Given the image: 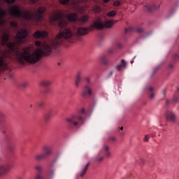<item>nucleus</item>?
Segmentation results:
<instances>
[{
	"label": "nucleus",
	"mask_w": 179,
	"mask_h": 179,
	"mask_svg": "<svg viewBox=\"0 0 179 179\" xmlns=\"http://www.w3.org/2000/svg\"><path fill=\"white\" fill-rule=\"evenodd\" d=\"M79 24H85L89 22L90 17L89 15H83L79 18L78 13H64L62 10H56L55 14L50 17V21L54 24H57L59 28V34L51 40L49 43H42L40 41L35 42V45L38 47L37 50H34V45L29 44L23 48V51L19 50V47L13 42H8L10 39V35L8 33L3 34L1 36V45L7 47L8 53L5 56L6 58L16 61L20 65H34L38 61H41L43 57L51 55L53 50H57L59 45L65 43H73L75 35L72 30L68 27V21Z\"/></svg>",
	"instance_id": "nucleus-1"
},
{
	"label": "nucleus",
	"mask_w": 179,
	"mask_h": 179,
	"mask_svg": "<svg viewBox=\"0 0 179 179\" xmlns=\"http://www.w3.org/2000/svg\"><path fill=\"white\" fill-rule=\"evenodd\" d=\"M45 10H47L45 6H41L36 10L35 15L31 16L29 13L26 12L23 15L20 6L15 4L11 6L8 10V13L11 15L14 19H17V20H33L34 22H36V23H40V22L44 21Z\"/></svg>",
	"instance_id": "nucleus-2"
},
{
	"label": "nucleus",
	"mask_w": 179,
	"mask_h": 179,
	"mask_svg": "<svg viewBox=\"0 0 179 179\" xmlns=\"http://www.w3.org/2000/svg\"><path fill=\"white\" fill-rule=\"evenodd\" d=\"M59 2L61 5H66L69 8H73L78 13L82 14L85 11V8L79 5L80 2H85V0H59Z\"/></svg>",
	"instance_id": "nucleus-3"
},
{
	"label": "nucleus",
	"mask_w": 179,
	"mask_h": 179,
	"mask_svg": "<svg viewBox=\"0 0 179 179\" xmlns=\"http://www.w3.org/2000/svg\"><path fill=\"white\" fill-rule=\"evenodd\" d=\"M114 23L111 20H108L103 24L101 18L99 17L97 20L92 24V27L96 29L97 30H103V29H111Z\"/></svg>",
	"instance_id": "nucleus-4"
},
{
	"label": "nucleus",
	"mask_w": 179,
	"mask_h": 179,
	"mask_svg": "<svg viewBox=\"0 0 179 179\" xmlns=\"http://www.w3.org/2000/svg\"><path fill=\"white\" fill-rule=\"evenodd\" d=\"M147 13H154L160 9V0L152 1L151 3H147L143 8Z\"/></svg>",
	"instance_id": "nucleus-5"
},
{
	"label": "nucleus",
	"mask_w": 179,
	"mask_h": 179,
	"mask_svg": "<svg viewBox=\"0 0 179 179\" xmlns=\"http://www.w3.org/2000/svg\"><path fill=\"white\" fill-rule=\"evenodd\" d=\"M27 37H29V31L26 29H21L16 34L18 44H26V43H29Z\"/></svg>",
	"instance_id": "nucleus-6"
},
{
	"label": "nucleus",
	"mask_w": 179,
	"mask_h": 179,
	"mask_svg": "<svg viewBox=\"0 0 179 179\" xmlns=\"http://www.w3.org/2000/svg\"><path fill=\"white\" fill-rule=\"evenodd\" d=\"M78 121H79L80 122H83L84 121L83 117L73 115L69 118H67L66 122H67L68 128L69 129H72L73 128H75V127H77V125L79 124V122H78Z\"/></svg>",
	"instance_id": "nucleus-7"
},
{
	"label": "nucleus",
	"mask_w": 179,
	"mask_h": 179,
	"mask_svg": "<svg viewBox=\"0 0 179 179\" xmlns=\"http://www.w3.org/2000/svg\"><path fill=\"white\" fill-rule=\"evenodd\" d=\"M115 51L116 50L114 48H109L107 50L106 55H103L102 56H101L100 57L101 62L106 66H108V65H110V62L108 60V57L113 55V54H115Z\"/></svg>",
	"instance_id": "nucleus-8"
},
{
	"label": "nucleus",
	"mask_w": 179,
	"mask_h": 179,
	"mask_svg": "<svg viewBox=\"0 0 179 179\" xmlns=\"http://www.w3.org/2000/svg\"><path fill=\"white\" fill-rule=\"evenodd\" d=\"M9 134H10V127L8 124H3L0 128V134L1 136L5 138L6 141H9L10 137L9 136Z\"/></svg>",
	"instance_id": "nucleus-9"
},
{
	"label": "nucleus",
	"mask_w": 179,
	"mask_h": 179,
	"mask_svg": "<svg viewBox=\"0 0 179 179\" xmlns=\"http://www.w3.org/2000/svg\"><path fill=\"white\" fill-rule=\"evenodd\" d=\"M75 34H78V36H86V34H89V31H92L93 29L92 27L87 28V27H79V28H75Z\"/></svg>",
	"instance_id": "nucleus-10"
},
{
	"label": "nucleus",
	"mask_w": 179,
	"mask_h": 179,
	"mask_svg": "<svg viewBox=\"0 0 179 179\" xmlns=\"http://www.w3.org/2000/svg\"><path fill=\"white\" fill-rule=\"evenodd\" d=\"M12 169V165L8 163L6 164L0 165V177L2 176H6Z\"/></svg>",
	"instance_id": "nucleus-11"
},
{
	"label": "nucleus",
	"mask_w": 179,
	"mask_h": 179,
	"mask_svg": "<svg viewBox=\"0 0 179 179\" xmlns=\"http://www.w3.org/2000/svg\"><path fill=\"white\" fill-rule=\"evenodd\" d=\"M51 83L50 80H43L41 83V86L45 88L43 91L44 94H50V93H51V89H50Z\"/></svg>",
	"instance_id": "nucleus-12"
},
{
	"label": "nucleus",
	"mask_w": 179,
	"mask_h": 179,
	"mask_svg": "<svg viewBox=\"0 0 179 179\" xmlns=\"http://www.w3.org/2000/svg\"><path fill=\"white\" fill-rule=\"evenodd\" d=\"M34 38H37L38 40L40 38H47V37H48V32H47L46 31H36L34 34Z\"/></svg>",
	"instance_id": "nucleus-13"
},
{
	"label": "nucleus",
	"mask_w": 179,
	"mask_h": 179,
	"mask_svg": "<svg viewBox=\"0 0 179 179\" xmlns=\"http://www.w3.org/2000/svg\"><path fill=\"white\" fill-rule=\"evenodd\" d=\"M165 117L166 119V121H169V122H176V114L174 112L168 110L165 113Z\"/></svg>",
	"instance_id": "nucleus-14"
},
{
	"label": "nucleus",
	"mask_w": 179,
	"mask_h": 179,
	"mask_svg": "<svg viewBox=\"0 0 179 179\" xmlns=\"http://www.w3.org/2000/svg\"><path fill=\"white\" fill-rule=\"evenodd\" d=\"M92 88H90V86H89V84L84 85L83 91L81 94V96L83 97H87V96H92Z\"/></svg>",
	"instance_id": "nucleus-15"
},
{
	"label": "nucleus",
	"mask_w": 179,
	"mask_h": 179,
	"mask_svg": "<svg viewBox=\"0 0 179 179\" xmlns=\"http://www.w3.org/2000/svg\"><path fill=\"white\" fill-rule=\"evenodd\" d=\"M8 15V13L6 12V10L3 8H0V26L1 24H3L6 22V20L5 17H6V15Z\"/></svg>",
	"instance_id": "nucleus-16"
},
{
	"label": "nucleus",
	"mask_w": 179,
	"mask_h": 179,
	"mask_svg": "<svg viewBox=\"0 0 179 179\" xmlns=\"http://www.w3.org/2000/svg\"><path fill=\"white\" fill-rule=\"evenodd\" d=\"M127 68H128V64L125 59H122L121 64L116 66V70L117 72H121L122 69H127Z\"/></svg>",
	"instance_id": "nucleus-17"
},
{
	"label": "nucleus",
	"mask_w": 179,
	"mask_h": 179,
	"mask_svg": "<svg viewBox=\"0 0 179 179\" xmlns=\"http://www.w3.org/2000/svg\"><path fill=\"white\" fill-rule=\"evenodd\" d=\"M90 166V162H87L81 171L80 172L79 175L78 177H81L83 178L85 177V175L86 173H87V170L89 169V166Z\"/></svg>",
	"instance_id": "nucleus-18"
},
{
	"label": "nucleus",
	"mask_w": 179,
	"mask_h": 179,
	"mask_svg": "<svg viewBox=\"0 0 179 179\" xmlns=\"http://www.w3.org/2000/svg\"><path fill=\"white\" fill-rule=\"evenodd\" d=\"M43 155L46 157H48V156H51V155H52V150L50 146H47V145L44 146L43 148Z\"/></svg>",
	"instance_id": "nucleus-19"
},
{
	"label": "nucleus",
	"mask_w": 179,
	"mask_h": 179,
	"mask_svg": "<svg viewBox=\"0 0 179 179\" xmlns=\"http://www.w3.org/2000/svg\"><path fill=\"white\" fill-rule=\"evenodd\" d=\"M81 83H82V76L80 75V73H78L77 74V76L76 77V80H75L76 87H79V85Z\"/></svg>",
	"instance_id": "nucleus-20"
},
{
	"label": "nucleus",
	"mask_w": 179,
	"mask_h": 179,
	"mask_svg": "<svg viewBox=\"0 0 179 179\" xmlns=\"http://www.w3.org/2000/svg\"><path fill=\"white\" fill-rule=\"evenodd\" d=\"M44 159H47V157L44 155L43 153L38 154L35 156V160L36 162H41V160H44Z\"/></svg>",
	"instance_id": "nucleus-21"
},
{
	"label": "nucleus",
	"mask_w": 179,
	"mask_h": 179,
	"mask_svg": "<svg viewBox=\"0 0 179 179\" xmlns=\"http://www.w3.org/2000/svg\"><path fill=\"white\" fill-rule=\"evenodd\" d=\"M103 11V8L101 6L95 5L93 7V12L94 13H101Z\"/></svg>",
	"instance_id": "nucleus-22"
},
{
	"label": "nucleus",
	"mask_w": 179,
	"mask_h": 179,
	"mask_svg": "<svg viewBox=\"0 0 179 179\" xmlns=\"http://www.w3.org/2000/svg\"><path fill=\"white\" fill-rule=\"evenodd\" d=\"M51 120V112L46 113L44 116V122L45 124H48Z\"/></svg>",
	"instance_id": "nucleus-23"
},
{
	"label": "nucleus",
	"mask_w": 179,
	"mask_h": 179,
	"mask_svg": "<svg viewBox=\"0 0 179 179\" xmlns=\"http://www.w3.org/2000/svg\"><path fill=\"white\" fill-rule=\"evenodd\" d=\"M5 120H6V115L0 110V126L3 125V122H5Z\"/></svg>",
	"instance_id": "nucleus-24"
},
{
	"label": "nucleus",
	"mask_w": 179,
	"mask_h": 179,
	"mask_svg": "<svg viewBox=\"0 0 179 179\" xmlns=\"http://www.w3.org/2000/svg\"><path fill=\"white\" fill-rule=\"evenodd\" d=\"M54 174H55V169H54V168H50L48 172L49 178H53Z\"/></svg>",
	"instance_id": "nucleus-25"
},
{
	"label": "nucleus",
	"mask_w": 179,
	"mask_h": 179,
	"mask_svg": "<svg viewBox=\"0 0 179 179\" xmlns=\"http://www.w3.org/2000/svg\"><path fill=\"white\" fill-rule=\"evenodd\" d=\"M162 68V64H158L153 70L152 73L151 74V78L155 76V74L159 71V69Z\"/></svg>",
	"instance_id": "nucleus-26"
},
{
	"label": "nucleus",
	"mask_w": 179,
	"mask_h": 179,
	"mask_svg": "<svg viewBox=\"0 0 179 179\" xmlns=\"http://www.w3.org/2000/svg\"><path fill=\"white\" fill-rule=\"evenodd\" d=\"M179 100V87L176 90L175 95L173 96V101L176 103V101H178Z\"/></svg>",
	"instance_id": "nucleus-27"
},
{
	"label": "nucleus",
	"mask_w": 179,
	"mask_h": 179,
	"mask_svg": "<svg viewBox=\"0 0 179 179\" xmlns=\"http://www.w3.org/2000/svg\"><path fill=\"white\" fill-rule=\"evenodd\" d=\"M27 86H29V84L27 82H22L19 84L20 89H26Z\"/></svg>",
	"instance_id": "nucleus-28"
},
{
	"label": "nucleus",
	"mask_w": 179,
	"mask_h": 179,
	"mask_svg": "<svg viewBox=\"0 0 179 179\" xmlns=\"http://www.w3.org/2000/svg\"><path fill=\"white\" fill-rule=\"evenodd\" d=\"M106 15L109 17H114V16L117 15V13L115 12V10H111L109 13H108Z\"/></svg>",
	"instance_id": "nucleus-29"
},
{
	"label": "nucleus",
	"mask_w": 179,
	"mask_h": 179,
	"mask_svg": "<svg viewBox=\"0 0 179 179\" xmlns=\"http://www.w3.org/2000/svg\"><path fill=\"white\" fill-rule=\"evenodd\" d=\"M8 152H9L10 155H13V150H15V148L12 145H8L7 148Z\"/></svg>",
	"instance_id": "nucleus-30"
},
{
	"label": "nucleus",
	"mask_w": 179,
	"mask_h": 179,
	"mask_svg": "<svg viewBox=\"0 0 179 179\" xmlns=\"http://www.w3.org/2000/svg\"><path fill=\"white\" fill-rule=\"evenodd\" d=\"M10 27H13L14 29H17L19 27V24L16 22H10Z\"/></svg>",
	"instance_id": "nucleus-31"
},
{
	"label": "nucleus",
	"mask_w": 179,
	"mask_h": 179,
	"mask_svg": "<svg viewBox=\"0 0 179 179\" xmlns=\"http://www.w3.org/2000/svg\"><path fill=\"white\" fill-rule=\"evenodd\" d=\"M173 61H179V51L173 56Z\"/></svg>",
	"instance_id": "nucleus-32"
},
{
	"label": "nucleus",
	"mask_w": 179,
	"mask_h": 179,
	"mask_svg": "<svg viewBox=\"0 0 179 179\" xmlns=\"http://www.w3.org/2000/svg\"><path fill=\"white\" fill-rule=\"evenodd\" d=\"M35 106H37L39 108L44 107V102H35Z\"/></svg>",
	"instance_id": "nucleus-33"
},
{
	"label": "nucleus",
	"mask_w": 179,
	"mask_h": 179,
	"mask_svg": "<svg viewBox=\"0 0 179 179\" xmlns=\"http://www.w3.org/2000/svg\"><path fill=\"white\" fill-rule=\"evenodd\" d=\"M55 163H57V159H55L52 161V162L50 164V169H54V166H55Z\"/></svg>",
	"instance_id": "nucleus-34"
},
{
	"label": "nucleus",
	"mask_w": 179,
	"mask_h": 179,
	"mask_svg": "<svg viewBox=\"0 0 179 179\" xmlns=\"http://www.w3.org/2000/svg\"><path fill=\"white\" fill-rule=\"evenodd\" d=\"M34 179H44L41 176V173H38Z\"/></svg>",
	"instance_id": "nucleus-35"
},
{
	"label": "nucleus",
	"mask_w": 179,
	"mask_h": 179,
	"mask_svg": "<svg viewBox=\"0 0 179 179\" xmlns=\"http://www.w3.org/2000/svg\"><path fill=\"white\" fill-rule=\"evenodd\" d=\"M104 158L103 157H96V159H95V160H96V162H98V163H100V162H103V159Z\"/></svg>",
	"instance_id": "nucleus-36"
},
{
	"label": "nucleus",
	"mask_w": 179,
	"mask_h": 179,
	"mask_svg": "<svg viewBox=\"0 0 179 179\" xmlns=\"http://www.w3.org/2000/svg\"><path fill=\"white\" fill-rule=\"evenodd\" d=\"M5 2L6 3H15V2H16V0H5Z\"/></svg>",
	"instance_id": "nucleus-37"
},
{
	"label": "nucleus",
	"mask_w": 179,
	"mask_h": 179,
	"mask_svg": "<svg viewBox=\"0 0 179 179\" xmlns=\"http://www.w3.org/2000/svg\"><path fill=\"white\" fill-rule=\"evenodd\" d=\"M120 5H121V2L119 1H116L113 3V6H120Z\"/></svg>",
	"instance_id": "nucleus-38"
},
{
	"label": "nucleus",
	"mask_w": 179,
	"mask_h": 179,
	"mask_svg": "<svg viewBox=\"0 0 179 179\" xmlns=\"http://www.w3.org/2000/svg\"><path fill=\"white\" fill-rule=\"evenodd\" d=\"M132 30H134V29H132L131 27H129V28H127L125 29V33H131V31H132Z\"/></svg>",
	"instance_id": "nucleus-39"
},
{
	"label": "nucleus",
	"mask_w": 179,
	"mask_h": 179,
	"mask_svg": "<svg viewBox=\"0 0 179 179\" xmlns=\"http://www.w3.org/2000/svg\"><path fill=\"white\" fill-rule=\"evenodd\" d=\"M137 33H138L139 34H141V33H143L144 29L143 28H138L136 30Z\"/></svg>",
	"instance_id": "nucleus-40"
},
{
	"label": "nucleus",
	"mask_w": 179,
	"mask_h": 179,
	"mask_svg": "<svg viewBox=\"0 0 179 179\" xmlns=\"http://www.w3.org/2000/svg\"><path fill=\"white\" fill-rule=\"evenodd\" d=\"M104 153L106 157H110V156H111V152H110V151H105Z\"/></svg>",
	"instance_id": "nucleus-41"
},
{
	"label": "nucleus",
	"mask_w": 179,
	"mask_h": 179,
	"mask_svg": "<svg viewBox=\"0 0 179 179\" xmlns=\"http://www.w3.org/2000/svg\"><path fill=\"white\" fill-rule=\"evenodd\" d=\"M85 80L87 82V85H90V78L86 77L85 78Z\"/></svg>",
	"instance_id": "nucleus-42"
},
{
	"label": "nucleus",
	"mask_w": 179,
	"mask_h": 179,
	"mask_svg": "<svg viewBox=\"0 0 179 179\" xmlns=\"http://www.w3.org/2000/svg\"><path fill=\"white\" fill-rule=\"evenodd\" d=\"M35 170H37L38 171H39V173H41V166H36L35 167Z\"/></svg>",
	"instance_id": "nucleus-43"
},
{
	"label": "nucleus",
	"mask_w": 179,
	"mask_h": 179,
	"mask_svg": "<svg viewBox=\"0 0 179 179\" xmlns=\"http://www.w3.org/2000/svg\"><path fill=\"white\" fill-rule=\"evenodd\" d=\"M29 2L31 3H37L38 2H40V0H29Z\"/></svg>",
	"instance_id": "nucleus-44"
},
{
	"label": "nucleus",
	"mask_w": 179,
	"mask_h": 179,
	"mask_svg": "<svg viewBox=\"0 0 179 179\" xmlns=\"http://www.w3.org/2000/svg\"><path fill=\"white\" fill-rule=\"evenodd\" d=\"M144 142H149V136L148 135L145 136Z\"/></svg>",
	"instance_id": "nucleus-45"
},
{
	"label": "nucleus",
	"mask_w": 179,
	"mask_h": 179,
	"mask_svg": "<svg viewBox=\"0 0 179 179\" xmlns=\"http://www.w3.org/2000/svg\"><path fill=\"white\" fill-rule=\"evenodd\" d=\"M168 68H169V69H173L174 66H173V64H170L169 65Z\"/></svg>",
	"instance_id": "nucleus-46"
},
{
	"label": "nucleus",
	"mask_w": 179,
	"mask_h": 179,
	"mask_svg": "<svg viewBox=\"0 0 179 179\" xmlns=\"http://www.w3.org/2000/svg\"><path fill=\"white\" fill-rule=\"evenodd\" d=\"M109 150H110V147H108V146H105V148H104L105 152H108Z\"/></svg>",
	"instance_id": "nucleus-47"
},
{
	"label": "nucleus",
	"mask_w": 179,
	"mask_h": 179,
	"mask_svg": "<svg viewBox=\"0 0 179 179\" xmlns=\"http://www.w3.org/2000/svg\"><path fill=\"white\" fill-rule=\"evenodd\" d=\"M117 48H122V44H121V43H117Z\"/></svg>",
	"instance_id": "nucleus-48"
},
{
	"label": "nucleus",
	"mask_w": 179,
	"mask_h": 179,
	"mask_svg": "<svg viewBox=\"0 0 179 179\" xmlns=\"http://www.w3.org/2000/svg\"><path fill=\"white\" fill-rule=\"evenodd\" d=\"M110 140L112 141V142H115L116 138H115V137H110Z\"/></svg>",
	"instance_id": "nucleus-49"
},
{
	"label": "nucleus",
	"mask_w": 179,
	"mask_h": 179,
	"mask_svg": "<svg viewBox=\"0 0 179 179\" xmlns=\"http://www.w3.org/2000/svg\"><path fill=\"white\" fill-rule=\"evenodd\" d=\"M153 97H155V94L151 93V94H150V99H153Z\"/></svg>",
	"instance_id": "nucleus-50"
},
{
	"label": "nucleus",
	"mask_w": 179,
	"mask_h": 179,
	"mask_svg": "<svg viewBox=\"0 0 179 179\" xmlns=\"http://www.w3.org/2000/svg\"><path fill=\"white\" fill-rule=\"evenodd\" d=\"M103 3H108L110 2V0H103Z\"/></svg>",
	"instance_id": "nucleus-51"
},
{
	"label": "nucleus",
	"mask_w": 179,
	"mask_h": 179,
	"mask_svg": "<svg viewBox=\"0 0 179 179\" xmlns=\"http://www.w3.org/2000/svg\"><path fill=\"white\" fill-rule=\"evenodd\" d=\"M149 92H153V87H150L148 88Z\"/></svg>",
	"instance_id": "nucleus-52"
},
{
	"label": "nucleus",
	"mask_w": 179,
	"mask_h": 179,
	"mask_svg": "<svg viewBox=\"0 0 179 179\" xmlns=\"http://www.w3.org/2000/svg\"><path fill=\"white\" fill-rule=\"evenodd\" d=\"M113 71H110V72L109 73L108 77L110 78V76H113Z\"/></svg>",
	"instance_id": "nucleus-53"
},
{
	"label": "nucleus",
	"mask_w": 179,
	"mask_h": 179,
	"mask_svg": "<svg viewBox=\"0 0 179 179\" xmlns=\"http://www.w3.org/2000/svg\"><path fill=\"white\" fill-rule=\"evenodd\" d=\"M81 113H82L83 114H85V108H83V109L81 110Z\"/></svg>",
	"instance_id": "nucleus-54"
},
{
	"label": "nucleus",
	"mask_w": 179,
	"mask_h": 179,
	"mask_svg": "<svg viewBox=\"0 0 179 179\" xmlns=\"http://www.w3.org/2000/svg\"><path fill=\"white\" fill-rule=\"evenodd\" d=\"M169 103H170V101L166 100V106H167V105L169 104Z\"/></svg>",
	"instance_id": "nucleus-55"
},
{
	"label": "nucleus",
	"mask_w": 179,
	"mask_h": 179,
	"mask_svg": "<svg viewBox=\"0 0 179 179\" xmlns=\"http://www.w3.org/2000/svg\"><path fill=\"white\" fill-rule=\"evenodd\" d=\"M163 94H164V96H166V90H164Z\"/></svg>",
	"instance_id": "nucleus-56"
},
{
	"label": "nucleus",
	"mask_w": 179,
	"mask_h": 179,
	"mask_svg": "<svg viewBox=\"0 0 179 179\" xmlns=\"http://www.w3.org/2000/svg\"><path fill=\"white\" fill-rule=\"evenodd\" d=\"M10 78H13V74H10Z\"/></svg>",
	"instance_id": "nucleus-57"
},
{
	"label": "nucleus",
	"mask_w": 179,
	"mask_h": 179,
	"mask_svg": "<svg viewBox=\"0 0 179 179\" xmlns=\"http://www.w3.org/2000/svg\"><path fill=\"white\" fill-rule=\"evenodd\" d=\"M122 129H124V127H120V131H122Z\"/></svg>",
	"instance_id": "nucleus-58"
},
{
	"label": "nucleus",
	"mask_w": 179,
	"mask_h": 179,
	"mask_svg": "<svg viewBox=\"0 0 179 179\" xmlns=\"http://www.w3.org/2000/svg\"><path fill=\"white\" fill-rule=\"evenodd\" d=\"M30 108H33V104L30 105Z\"/></svg>",
	"instance_id": "nucleus-59"
},
{
	"label": "nucleus",
	"mask_w": 179,
	"mask_h": 179,
	"mask_svg": "<svg viewBox=\"0 0 179 179\" xmlns=\"http://www.w3.org/2000/svg\"><path fill=\"white\" fill-rule=\"evenodd\" d=\"M17 179H22V178H20V177H18V178H17Z\"/></svg>",
	"instance_id": "nucleus-60"
},
{
	"label": "nucleus",
	"mask_w": 179,
	"mask_h": 179,
	"mask_svg": "<svg viewBox=\"0 0 179 179\" xmlns=\"http://www.w3.org/2000/svg\"><path fill=\"white\" fill-rule=\"evenodd\" d=\"M131 64H134V60L131 61Z\"/></svg>",
	"instance_id": "nucleus-61"
},
{
	"label": "nucleus",
	"mask_w": 179,
	"mask_h": 179,
	"mask_svg": "<svg viewBox=\"0 0 179 179\" xmlns=\"http://www.w3.org/2000/svg\"><path fill=\"white\" fill-rule=\"evenodd\" d=\"M93 104H96V101H94V102H93Z\"/></svg>",
	"instance_id": "nucleus-62"
},
{
	"label": "nucleus",
	"mask_w": 179,
	"mask_h": 179,
	"mask_svg": "<svg viewBox=\"0 0 179 179\" xmlns=\"http://www.w3.org/2000/svg\"><path fill=\"white\" fill-rule=\"evenodd\" d=\"M58 65H61V63H58Z\"/></svg>",
	"instance_id": "nucleus-63"
},
{
	"label": "nucleus",
	"mask_w": 179,
	"mask_h": 179,
	"mask_svg": "<svg viewBox=\"0 0 179 179\" xmlns=\"http://www.w3.org/2000/svg\"><path fill=\"white\" fill-rule=\"evenodd\" d=\"M121 135H124V134H123V133H122V134H121Z\"/></svg>",
	"instance_id": "nucleus-64"
}]
</instances>
